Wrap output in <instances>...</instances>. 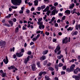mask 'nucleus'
Segmentation results:
<instances>
[{
	"instance_id": "nucleus-57",
	"label": "nucleus",
	"mask_w": 80,
	"mask_h": 80,
	"mask_svg": "<svg viewBox=\"0 0 80 80\" xmlns=\"http://www.w3.org/2000/svg\"><path fill=\"white\" fill-rule=\"evenodd\" d=\"M34 44V42H32L30 43V45H33Z\"/></svg>"
},
{
	"instance_id": "nucleus-46",
	"label": "nucleus",
	"mask_w": 80,
	"mask_h": 80,
	"mask_svg": "<svg viewBox=\"0 0 80 80\" xmlns=\"http://www.w3.org/2000/svg\"><path fill=\"white\" fill-rule=\"evenodd\" d=\"M19 13H23V11L22 10H21L19 11Z\"/></svg>"
},
{
	"instance_id": "nucleus-38",
	"label": "nucleus",
	"mask_w": 80,
	"mask_h": 80,
	"mask_svg": "<svg viewBox=\"0 0 80 80\" xmlns=\"http://www.w3.org/2000/svg\"><path fill=\"white\" fill-rule=\"evenodd\" d=\"M37 40V39L36 38H33V39H32V40L33 42H36Z\"/></svg>"
},
{
	"instance_id": "nucleus-20",
	"label": "nucleus",
	"mask_w": 80,
	"mask_h": 80,
	"mask_svg": "<svg viewBox=\"0 0 80 80\" xmlns=\"http://www.w3.org/2000/svg\"><path fill=\"white\" fill-rule=\"evenodd\" d=\"M78 28H79V30H80V24L77 25L76 26V30H78Z\"/></svg>"
},
{
	"instance_id": "nucleus-25",
	"label": "nucleus",
	"mask_w": 80,
	"mask_h": 80,
	"mask_svg": "<svg viewBox=\"0 0 80 80\" xmlns=\"http://www.w3.org/2000/svg\"><path fill=\"white\" fill-rule=\"evenodd\" d=\"M48 50H46L42 52L43 55H46V54H47V53H48Z\"/></svg>"
},
{
	"instance_id": "nucleus-61",
	"label": "nucleus",
	"mask_w": 80,
	"mask_h": 80,
	"mask_svg": "<svg viewBox=\"0 0 80 80\" xmlns=\"http://www.w3.org/2000/svg\"><path fill=\"white\" fill-rule=\"evenodd\" d=\"M55 27H58V23H56L55 24Z\"/></svg>"
},
{
	"instance_id": "nucleus-6",
	"label": "nucleus",
	"mask_w": 80,
	"mask_h": 80,
	"mask_svg": "<svg viewBox=\"0 0 80 80\" xmlns=\"http://www.w3.org/2000/svg\"><path fill=\"white\" fill-rule=\"evenodd\" d=\"M38 25H39V28L40 30L41 29H43L45 28V25H43V22H41L40 24H38Z\"/></svg>"
},
{
	"instance_id": "nucleus-30",
	"label": "nucleus",
	"mask_w": 80,
	"mask_h": 80,
	"mask_svg": "<svg viewBox=\"0 0 80 80\" xmlns=\"http://www.w3.org/2000/svg\"><path fill=\"white\" fill-rule=\"evenodd\" d=\"M9 24L11 25V26H12V25H13V21H9Z\"/></svg>"
},
{
	"instance_id": "nucleus-35",
	"label": "nucleus",
	"mask_w": 80,
	"mask_h": 80,
	"mask_svg": "<svg viewBox=\"0 0 80 80\" xmlns=\"http://www.w3.org/2000/svg\"><path fill=\"white\" fill-rule=\"evenodd\" d=\"M45 35H47V36H48V35L50 34V33L47 32H46L45 33Z\"/></svg>"
},
{
	"instance_id": "nucleus-27",
	"label": "nucleus",
	"mask_w": 80,
	"mask_h": 80,
	"mask_svg": "<svg viewBox=\"0 0 80 80\" xmlns=\"http://www.w3.org/2000/svg\"><path fill=\"white\" fill-rule=\"evenodd\" d=\"M19 30V28L18 27H17L15 29V32L16 33H18V30Z\"/></svg>"
},
{
	"instance_id": "nucleus-39",
	"label": "nucleus",
	"mask_w": 80,
	"mask_h": 80,
	"mask_svg": "<svg viewBox=\"0 0 80 80\" xmlns=\"http://www.w3.org/2000/svg\"><path fill=\"white\" fill-rule=\"evenodd\" d=\"M15 50V48L13 47L12 48H11L10 51L11 52H12V50H13V52H14V50Z\"/></svg>"
},
{
	"instance_id": "nucleus-58",
	"label": "nucleus",
	"mask_w": 80,
	"mask_h": 80,
	"mask_svg": "<svg viewBox=\"0 0 80 80\" xmlns=\"http://www.w3.org/2000/svg\"><path fill=\"white\" fill-rule=\"evenodd\" d=\"M38 11H40V10H41V8L40 7H38Z\"/></svg>"
},
{
	"instance_id": "nucleus-32",
	"label": "nucleus",
	"mask_w": 80,
	"mask_h": 80,
	"mask_svg": "<svg viewBox=\"0 0 80 80\" xmlns=\"http://www.w3.org/2000/svg\"><path fill=\"white\" fill-rule=\"evenodd\" d=\"M62 66H63V64L61 63L59 64L58 67H62Z\"/></svg>"
},
{
	"instance_id": "nucleus-9",
	"label": "nucleus",
	"mask_w": 80,
	"mask_h": 80,
	"mask_svg": "<svg viewBox=\"0 0 80 80\" xmlns=\"http://www.w3.org/2000/svg\"><path fill=\"white\" fill-rule=\"evenodd\" d=\"M3 61L5 64H7L8 63V58L7 56L6 57V59H4Z\"/></svg>"
},
{
	"instance_id": "nucleus-26",
	"label": "nucleus",
	"mask_w": 80,
	"mask_h": 80,
	"mask_svg": "<svg viewBox=\"0 0 80 80\" xmlns=\"http://www.w3.org/2000/svg\"><path fill=\"white\" fill-rule=\"evenodd\" d=\"M53 9H54V10H56V7H55V6H52V7H51L50 8V10H53Z\"/></svg>"
},
{
	"instance_id": "nucleus-34",
	"label": "nucleus",
	"mask_w": 80,
	"mask_h": 80,
	"mask_svg": "<svg viewBox=\"0 0 80 80\" xmlns=\"http://www.w3.org/2000/svg\"><path fill=\"white\" fill-rule=\"evenodd\" d=\"M11 7V8H12V9H17V8L18 7L17 6L14 7V6H12Z\"/></svg>"
},
{
	"instance_id": "nucleus-22",
	"label": "nucleus",
	"mask_w": 80,
	"mask_h": 80,
	"mask_svg": "<svg viewBox=\"0 0 80 80\" xmlns=\"http://www.w3.org/2000/svg\"><path fill=\"white\" fill-rule=\"evenodd\" d=\"M34 5L35 6H37V5H38V0H35L34 1Z\"/></svg>"
},
{
	"instance_id": "nucleus-45",
	"label": "nucleus",
	"mask_w": 80,
	"mask_h": 80,
	"mask_svg": "<svg viewBox=\"0 0 80 80\" xmlns=\"http://www.w3.org/2000/svg\"><path fill=\"white\" fill-rule=\"evenodd\" d=\"M55 18H54V17H53L52 18V19L51 20V22H53Z\"/></svg>"
},
{
	"instance_id": "nucleus-11",
	"label": "nucleus",
	"mask_w": 80,
	"mask_h": 80,
	"mask_svg": "<svg viewBox=\"0 0 80 80\" xmlns=\"http://www.w3.org/2000/svg\"><path fill=\"white\" fill-rule=\"evenodd\" d=\"M60 50V47L58 46L55 50L54 52L55 53H57V52L58 51H59Z\"/></svg>"
},
{
	"instance_id": "nucleus-44",
	"label": "nucleus",
	"mask_w": 80,
	"mask_h": 80,
	"mask_svg": "<svg viewBox=\"0 0 80 80\" xmlns=\"http://www.w3.org/2000/svg\"><path fill=\"white\" fill-rule=\"evenodd\" d=\"M65 72L64 71L61 72V75H65Z\"/></svg>"
},
{
	"instance_id": "nucleus-31",
	"label": "nucleus",
	"mask_w": 80,
	"mask_h": 80,
	"mask_svg": "<svg viewBox=\"0 0 80 80\" xmlns=\"http://www.w3.org/2000/svg\"><path fill=\"white\" fill-rule=\"evenodd\" d=\"M73 72L75 74H77V73H78V70L77 69V68Z\"/></svg>"
},
{
	"instance_id": "nucleus-28",
	"label": "nucleus",
	"mask_w": 80,
	"mask_h": 80,
	"mask_svg": "<svg viewBox=\"0 0 80 80\" xmlns=\"http://www.w3.org/2000/svg\"><path fill=\"white\" fill-rule=\"evenodd\" d=\"M48 69L49 70H51V71H53V70H54V69L52 67H49L48 68Z\"/></svg>"
},
{
	"instance_id": "nucleus-2",
	"label": "nucleus",
	"mask_w": 80,
	"mask_h": 80,
	"mask_svg": "<svg viewBox=\"0 0 80 80\" xmlns=\"http://www.w3.org/2000/svg\"><path fill=\"white\" fill-rule=\"evenodd\" d=\"M70 42V38H69L68 39V38L66 37L65 38L63 39L62 40V43H67L68 42Z\"/></svg>"
},
{
	"instance_id": "nucleus-13",
	"label": "nucleus",
	"mask_w": 80,
	"mask_h": 80,
	"mask_svg": "<svg viewBox=\"0 0 80 80\" xmlns=\"http://www.w3.org/2000/svg\"><path fill=\"white\" fill-rule=\"evenodd\" d=\"M42 20V18H39V19H38V22H37L38 24H40L41 23H43V22H41Z\"/></svg>"
},
{
	"instance_id": "nucleus-49",
	"label": "nucleus",
	"mask_w": 80,
	"mask_h": 80,
	"mask_svg": "<svg viewBox=\"0 0 80 80\" xmlns=\"http://www.w3.org/2000/svg\"><path fill=\"white\" fill-rule=\"evenodd\" d=\"M17 21V19L15 18H14L13 19V21L14 22H16V21Z\"/></svg>"
},
{
	"instance_id": "nucleus-8",
	"label": "nucleus",
	"mask_w": 80,
	"mask_h": 80,
	"mask_svg": "<svg viewBox=\"0 0 80 80\" xmlns=\"http://www.w3.org/2000/svg\"><path fill=\"white\" fill-rule=\"evenodd\" d=\"M30 56H28V57H27V58H25L24 59V63H25V64H27V63H28V61L30 59Z\"/></svg>"
},
{
	"instance_id": "nucleus-4",
	"label": "nucleus",
	"mask_w": 80,
	"mask_h": 80,
	"mask_svg": "<svg viewBox=\"0 0 80 80\" xmlns=\"http://www.w3.org/2000/svg\"><path fill=\"white\" fill-rule=\"evenodd\" d=\"M73 78H74L75 80H80V73L78 74V75H73L72 76Z\"/></svg>"
},
{
	"instance_id": "nucleus-33",
	"label": "nucleus",
	"mask_w": 80,
	"mask_h": 80,
	"mask_svg": "<svg viewBox=\"0 0 80 80\" xmlns=\"http://www.w3.org/2000/svg\"><path fill=\"white\" fill-rule=\"evenodd\" d=\"M63 70H66L67 68V66H63V67L62 68Z\"/></svg>"
},
{
	"instance_id": "nucleus-64",
	"label": "nucleus",
	"mask_w": 80,
	"mask_h": 80,
	"mask_svg": "<svg viewBox=\"0 0 80 80\" xmlns=\"http://www.w3.org/2000/svg\"><path fill=\"white\" fill-rule=\"evenodd\" d=\"M28 4H29V6H32V3H30V2H29L28 3Z\"/></svg>"
},
{
	"instance_id": "nucleus-7",
	"label": "nucleus",
	"mask_w": 80,
	"mask_h": 80,
	"mask_svg": "<svg viewBox=\"0 0 80 80\" xmlns=\"http://www.w3.org/2000/svg\"><path fill=\"white\" fill-rule=\"evenodd\" d=\"M16 55L18 57H20L23 56V53L22 52H20L19 53L17 52L16 53Z\"/></svg>"
},
{
	"instance_id": "nucleus-15",
	"label": "nucleus",
	"mask_w": 80,
	"mask_h": 80,
	"mask_svg": "<svg viewBox=\"0 0 80 80\" xmlns=\"http://www.w3.org/2000/svg\"><path fill=\"white\" fill-rule=\"evenodd\" d=\"M40 59L41 60H44L46 59V56L45 55H43L42 57L40 58Z\"/></svg>"
},
{
	"instance_id": "nucleus-14",
	"label": "nucleus",
	"mask_w": 80,
	"mask_h": 80,
	"mask_svg": "<svg viewBox=\"0 0 80 80\" xmlns=\"http://www.w3.org/2000/svg\"><path fill=\"white\" fill-rule=\"evenodd\" d=\"M37 65L38 66V67H42V65L40 64V61L38 62L37 63Z\"/></svg>"
},
{
	"instance_id": "nucleus-59",
	"label": "nucleus",
	"mask_w": 80,
	"mask_h": 80,
	"mask_svg": "<svg viewBox=\"0 0 80 80\" xmlns=\"http://www.w3.org/2000/svg\"><path fill=\"white\" fill-rule=\"evenodd\" d=\"M5 25L6 26H7V27H10V25L8 24H5Z\"/></svg>"
},
{
	"instance_id": "nucleus-52",
	"label": "nucleus",
	"mask_w": 80,
	"mask_h": 80,
	"mask_svg": "<svg viewBox=\"0 0 80 80\" xmlns=\"http://www.w3.org/2000/svg\"><path fill=\"white\" fill-rule=\"evenodd\" d=\"M60 53H61V51H60L58 52L57 53V55H60Z\"/></svg>"
},
{
	"instance_id": "nucleus-24",
	"label": "nucleus",
	"mask_w": 80,
	"mask_h": 80,
	"mask_svg": "<svg viewBox=\"0 0 80 80\" xmlns=\"http://www.w3.org/2000/svg\"><path fill=\"white\" fill-rule=\"evenodd\" d=\"M74 5H75V4H74V3H72L70 6L69 7V8H73V7H74Z\"/></svg>"
},
{
	"instance_id": "nucleus-21",
	"label": "nucleus",
	"mask_w": 80,
	"mask_h": 80,
	"mask_svg": "<svg viewBox=\"0 0 80 80\" xmlns=\"http://www.w3.org/2000/svg\"><path fill=\"white\" fill-rule=\"evenodd\" d=\"M8 70H10L11 69H15V66H12L10 67H8Z\"/></svg>"
},
{
	"instance_id": "nucleus-37",
	"label": "nucleus",
	"mask_w": 80,
	"mask_h": 80,
	"mask_svg": "<svg viewBox=\"0 0 80 80\" xmlns=\"http://www.w3.org/2000/svg\"><path fill=\"white\" fill-rule=\"evenodd\" d=\"M45 80H49V78L47 76H45Z\"/></svg>"
},
{
	"instance_id": "nucleus-19",
	"label": "nucleus",
	"mask_w": 80,
	"mask_h": 80,
	"mask_svg": "<svg viewBox=\"0 0 80 80\" xmlns=\"http://www.w3.org/2000/svg\"><path fill=\"white\" fill-rule=\"evenodd\" d=\"M49 10V7L47 6V8L44 10H43V12H47V11H48V10Z\"/></svg>"
},
{
	"instance_id": "nucleus-56",
	"label": "nucleus",
	"mask_w": 80,
	"mask_h": 80,
	"mask_svg": "<svg viewBox=\"0 0 80 80\" xmlns=\"http://www.w3.org/2000/svg\"><path fill=\"white\" fill-rule=\"evenodd\" d=\"M59 16H60V17H61V16H63V14H62V13H59Z\"/></svg>"
},
{
	"instance_id": "nucleus-29",
	"label": "nucleus",
	"mask_w": 80,
	"mask_h": 80,
	"mask_svg": "<svg viewBox=\"0 0 80 80\" xmlns=\"http://www.w3.org/2000/svg\"><path fill=\"white\" fill-rule=\"evenodd\" d=\"M58 65H55V68L56 69V71H58Z\"/></svg>"
},
{
	"instance_id": "nucleus-55",
	"label": "nucleus",
	"mask_w": 80,
	"mask_h": 80,
	"mask_svg": "<svg viewBox=\"0 0 80 80\" xmlns=\"http://www.w3.org/2000/svg\"><path fill=\"white\" fill-rule=\"evenodd\" d=\"M74 59H72V60L71 61H69L70 62H74Z\"/></svg>"
},
{
	"instance_id": "nucleus-48",
	"label": "nucleus",
	"mask_w": 80,
	"mask_h": 80,
	"mask_svg": "<svg viewBox=\"0 0 80 80\" xmlns=\"http://www.w3.org/2000/svg\"><path fill=\"white\" fill-rule=\"evenodd\" d=\"M11 17V14H9V15L7 16H6V18H10Z\"/></svg>"
},
{
	"instance_id": "nucleus-36",
	"label": "nucleus",
	"mask_w": 80,
	"mask_h": 80,
	"mask_svg": "<svg viewBox=\"0 0 80 80\" xmlns=\"http://www.w3.org/2000/svg\"><path fill=\"white\" fill-rule=\"evenodd\" d=\"M45 8V5H42L41 7V8H42V9H44Z\"/></svg>"
},
{
	"instance_id": "nucleus-23",
	"label": "nucleus",
	"mask_w": 80,
	"mask_h": 80,
	"mask_svg": "<svg viewBox=\"0 0 80 80\" xmlns=\"http://www.w3.org/2000/svg\"><path fill=\"white\" fill-rule=\"evenodd\" d=\"M63 55H61L60 56H57V58L59 59V60H60L61 59V58H63Z\"/></svg>"
},
{
	"instance_id": "nucleus-5",
	"label": "nucleus",
	"mask_w": 80,
	"mask_h": 80,
	"mask_svg": "<svg viewBox=\"0 0 80 80\" xmlns=\"http://www.w3.org/2000/svg\"><path fill=\"white\" fill-rule=\"evenodd\" d=\"M6 44V42L5 41L1 40L0 42V46H1V48L4 47Z\"/></svg>"
},
{
	"instance_id": "nucleus-53",
	"label": "nucleus",
	"mask_w": 80,
	"mask_h": 80,
	"mask_svg": "<svg viewBox=\"0 0 80 80\" xmlns=\"http://www.w3.org/2000/svg\"><path fill=\"white\" fill-rule=\"evenodd\" d=\"M13 57L14 58H17V56L15 54H14L13 56Z\"/></svg>"
},
{
	"instance_id": "nucleus-47",
	"label": "nucleus",
	"mask_w": 80,
	"mask_h": 80,
	"mask_svg": "<svg viewBox=\"0 0 80 80\" xmlns=\"http://www.w3.org/2000/svg\"><path fill=\"white\" fill-rule=\"evenodd\" d=\"M51 65V63L50 62H49L47 64V66L48 67H50Z\"/></svg>"
},
{
	"instance_id": "nucleus-10",
	"label": "nucleus",
	"mask_w": 80,
	"mask_h": 80,
	"mask_svg": "<svg viewBox=\"0 0 80 80\" xmlns=\"http://www.w3.org/2000/svg\"><path fill=\"white\" fill-rule=\"evenodd\" d=\"M46 73H47V72H41L39 73L38 74V75L39 76H42V75H45V74H46Z\"/></svg>"
},
{
	"instance_id": "nucleus-63",
	"label": "nucleus",
	"mask_w": 80,
	"mask_h": 80,
	"mask_svg": "<svg viewBox=\"0 0 80 80\" xmlns=\"http://www.w3.org/2000/svg\"><path fill=\"white\" fill-rule=\"evenodd\" d=\"M35 10V8H32L31 9V11H33V10Z\"/></svg>"
},
{
	"instance_id": "nucleus-41",
	"label": "nucleus",
	"mask_w": 80,
	"mask_h": 80,
	"mask_svg": "<svg viewBox=\"0 0 80 80\" xmlns=\"http://www.w3.org/2000/svg\"><path fill=\"white\" fill-rule=\"evenodd\" d=\"M27 54H28V55H31L32 54V52L30 51H28V52H27Z\"/></svg>"
},
{
	"instance_id": "nucleus-54",
	"label": "nucleus",
	"mask_w": 80,
	"mask_h": 80,
	"mask_svg": "<svg viewBox=\"0 0 80 80\" xmlns=\"http://www.w3.org/2000/svg\"><path fill=\"white\" fill-rule=\"evenodd\" d=\"M41 31H38L36 32V33L37 34H38V33H40Z\"/></svg>"
},
{
	"instance_id": "nucleus-1",
	"label": "nucleus",
	"mask_w": 80,
	"mask_h": 80,
	"mask_svg": "<svg viewBox=\"0 0 80 80\" xmlns=\"http://www.w3.org/2000/svg\"><path fill=\"white\" fill-rule=\"evenodd\" d=\"M12 4L16 6L20 5L22 2V0H11Z\"/></svg>"
},
{
	"instance_id": "nucleus-62",
	"label": "nucleus",
	"mask_w": 80,
	"mask_h": 80,
	"mask_svg": "<svg viewBox=\"0 0 80 80\" xmlns=\"http://www.w3.org/2000/svg\"><path fill=\"white\" fill-rule=\"evenodd\" d=\"M55 80H58V78L57 77H55L54 78Z\"/></svg>"
},
{
	"instance_id": "nucleus-12",
	"label": "nucleus",
	"mask_w": 80,
	"mask_h": 80,
	"mask_svg": "<svg viewBox=\"0 0 80 80\" xmlns=\"http://www.w3.org/2000/svg\"><path fill=\"white\" fill-rule=\"evenodd\" d=\"M36 65L35 64H33L32 66V70L33 71H35L36 70V67L35 66Z\"/></svg>"
},
{
	"instance_id": "nucleus-60",
	"label": "nucleus",
	"mask_w": 80,
	"mask_h": 80,
	"mask_svg": "<svg viewBox=\"0 0 80 80\" xmlns=\"http://www.w3.org/2000/svg\"><path fill=\"white\" fill-rule=\"evenodd\" d=\"M71 13L72 14H74V13H75V12L73 11H71Z\"/></svg>"
},
{
	"instance_id": "nucleus-42",
	"label": "nucleus",
	"mask_w": 80,
	"mask_h": 80,
	"mask_svg": "<svg viewBox=\"0 0 80 80\" xmlns=\"http://www.w3.org/2000/svg\"><path fill=\"white\" fill-rule=\"evenodd\" d=\"M40 34H38L37 35V37L36 38L37 39V38H39V37H40Z\"/></svg>"
},
{
	"instance_id": "nucleus-18",
	"label": "nucleus",
	"mask_w": 80,
	"mask_h": 80,
	"mask_svg": "<svg viewBox=\"0 0 80 80\" xmlns=\"http://www.w3.org/2000/svg\"><path fill=\"white\" fill-rule=\"evenodd\" d=\"M72 33V36H74V35H77L78 33V31H76L74 32L73 33Z\"/></svg>"
},
{
	"instance_id": "nucleus-50",
	"label": "nucleus",
	"mask_w": 80,
	"mask_h": 80,
	"mask_svg": "<svg viewBox=\"0 0 80 80\" xmlns=\"http://www.w3.org/2000/svg\"><path fill=\"white\" fill-rule=\"evenodd\" d=\"M54 6H57L58 5V3L55 2L54 4Z\"/></svg>"
},
{
	"instance_id": "nucleus-40",
	"label": "nucleus",
	"mask_w": 80,
	"mask_h": 80,
	"mask_svg": "<svg viewBox=\"0 0 80 80\" xmlns=\"http://www.w3.org/2000/svg\"><path fill=\"white\" fill-rule=\"evenodd\" d=\"M5 75H6V73H3L2 75V77H4Z\"/></svg>"
},
{
	"instance_id": "nucleus-43",
	"label": "nucleus",
	"mask_w": 80,
	"mask_h": 80,
	"mask_svg": "<svg viewBox=\"0 0 80 80\" xmlns=\"http://www.w3.org/2000/svg\"><path fill=\"white\" fill-rule=\"evenodd\" d=\"M65 16H64L62 18V20H65Z\"/></svg>"
},
{
	"instance_id": "nucleus-16",
	"label": "nucleus",
	"mask_w": 80,
	"mask_h": 80,
	"mask_svg": "<svg viewBox=\"0 0 80 80\" xmlns=\"http://www.w3.org/2000/svg\"><path fill=\"white\" fill-rule=\"evenodd\" d=\"M65 13L66 14H68V15H70V11L68 10H66L65 12Z\"/></svg>"
},
{
	"instance_id": "nucleus-3",
	"label": "nucleus",
	"mask_w": 80,
	"mask_h": 80,
	"mask_svg": "<svg viewBox=\"0 0 80 80\" xmlns=\"http://www.w3.org/2000/svg\"><path fill=\"white\" fill-rule=\"evenodd\" d=\"M75 65L74 64H72L71 67L70 69L69 68L67 69V70L68 72H72L74 70V68H75Z\"/></svg>"
},
{
	"instance_id": "nucleus-17",
	"label": "nucleus",
	"mask_w": 80,
	"mask_h": 80,
	"mask_svg": "<svg viewBox=\"0 0 80 80\" xmlns=\"http://www.w3.org/2000/svg\"><path fill=\"white\" fill-rule=\"evenodd\" d=\"M56 10V9H54L53 11L51 12V14H52L53 15H55Z\"/></svg>"
},
{
	"instance_id": "nucleus-51",
	"label": "nucleus",
	"mask_w": 80,
	"mask_h": 80,
	"mask_svg": "<svg viewBox=\"0 0 80 80\" xmlns=\"http://www.w3.org/2000/svg\"><path fill=\"white\" fill-rule=\"evenodd\" d=\"M47 61H45L44 62L43 64L44 65H45L47 64Z\"/></svg>"
}]
</instances>
